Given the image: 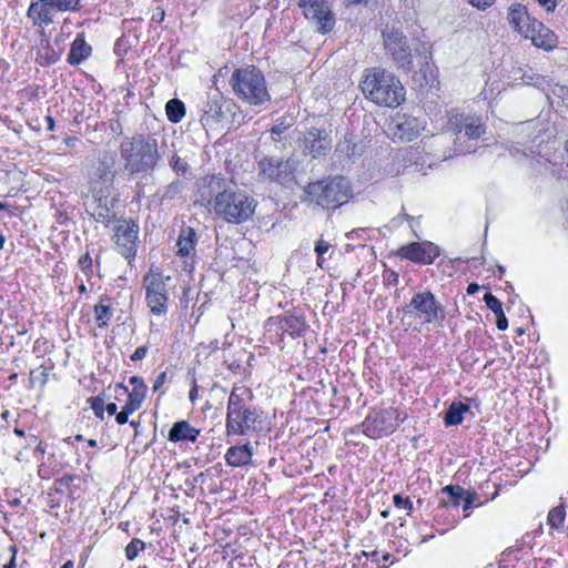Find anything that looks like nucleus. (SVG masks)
Listing matches in <instances>:
<instances>
[{"label":"nucleus","instance_id":"1","mask_svg":"<svg viewBox=\"0 0 568 568\" xmlns=\"http://www.w3.org/2000/svg\"><path fill=\"white\" fill-rule=\"evenodd\" d=\"M222 180L212 178L209 189L214 192L210 202L213 212L229 223L240 224L247 221L256 209L257 202L246 192L233 187H223Z\"/></svg>","mask_w":568,"mask_h":568},{"label":"nucleus","instance_id":"25","mask_svg":"<svg viewBox=\"0 0 568 568\" xmlns=\"http://www.w3.org/2000/svg\"><path fill=\"white\" fill-rule=\"evenodd\" d=\"M484 302L486 303L487 307L495 314L497 328L500 331L507 329L508 321L504 313L501 302L491 293L485 294Z\"/></svg>","mask_w":568,"mask_h":568},{"label":"nucleus","instance_id":"56","mask_svg":"<svg viewBox=\"0 0 568 568\" xmlns=\"http://www.w3.org/2000/svg\"><path fill=\"white\" fill-rule=\"evenodd\" d=\"M10 550L12 551L13 556L10 559V561L7 565H4V568H14L16 567L17 547L16 546H10Z\"/></svg>","mask_w":568,"mask_h":568},{"label":"nucleus","instance_id":"49","mask_svg":"<svg viewBox=\"0 0 568 568\" xmlns=\"http://www.w3.org/2000/svg\"><path fill=\"white\" fill-rule=\"evenodd\" d=\"M384 280L387 285L396 286L398 284V274L394 271L388 270L384 273Z\"/></svg>","mask_w":568,"mask_h":568},{"label":"nucleus","instance_id":"46","mask_svg":"<svg viewBox=\"0 0 568 568\" xmlns=\"http://www.w3.org/2000/svg\"><path fill=\"white\" fill-rule=\"evenodd\" d=\"M393 501L396 507L406 509L408 514L413 510V503L409 498H403L399 494H396L393 497Z\"/></svg>","mask_w":568,"mask_h":568},{"label":"nucleus","instance_id":"47","mask_svg":"<svg viewBox=\"0 0 568 568\" xmlns=\"http://www.w3.org/2000/svg\"><path fill=\"white\" fill-rule=\"evenodd\" d=\"M417 55L423 59V62L427 63L430 58V45L427 42L422 43L418 48L415 49Z\"/></svg>","mask_w":568,"mask_h":568},{"label":"nucleus","instance_id":"39","mask_svg":"<svg viewBox=\"0 0 568 568\" xmlns=\"http://www.w3.org/2000/svg\"><path fill=\"white\" fill-rule=\"evenodd\" d=\"M57 11H79L81 0H52Z\"/></svg>","mask_w":568,"mask_h":568},{"label":"nucleus","instance_id":"10","mask_svg":"<svg viewBox=\"0 0 568 568\" xmlns=\"http://www.w3.org/2000/svg\"><path fill=\"white\" fill-rule=\"evenodd\" d=\"M398 414L394 408H387L368 416L362 424L363 432L371 438H381L394 433L398 426Z\"/></svg>","mask_w":568,"mask_h":568},{"label":"nucleus","instance_id":"53","mask_svg":"<svg viewBox=\"0 0 568 568\" xmlns=\"http://www.w3.org/2000/svg\"><path fill=\"white\" fill-rule=\"evenodd\" d=\"M165 381H166V373L165 372L160 373L154 381L153 390L154 392L159 390L162 387V385L165 383Z\"/></svg>","mask_w":568,"mask_h":568},{"label":"nucleus","instance_id":"19","mask_svg":"<svg viewBox=\"0 0 568 568\" xmlns=\"http://www.w3.org/2000/svg\"><path fill=\"white\" fill-rule=\"evenodd\" d=\"M130 384L133 386L132 390L129 392L128 387H125L123 384H116L114 386L115 392L119 389L123 394L128 395V400L125 404L133 407V409H139L145 398L146 394V385L144 384L143 379L138 376H132L129 379Z\"/></svg>","mask_w":568,"mask_h":568},{"label":"nucleus","instance_id":"54","mask_svg":"<svg viewBox=\"0 0 568 568\" xmlns=\"http://www.w3.org/2000/svg\"><path fill=\"white\" fill-rule=\"evenodd\" d=\"M79 264L81 266V268L83 271H85L87 268H90L91 265H92V258L89 254H85L83 255L80 260H79Z\"/></svg>","mask_w":568,"mask_h":568},{"label":"nucleus","instance_id":"48","mask_svg":"<svg viewBox=\"0 0 568 568\" xmlns=\"http://www.w3.org/2000/svg\"><path fill=\"white\" fill-rule=\"evenodd\" d=\"M290 126V123L285 124L284 121H281L272 126L271 133L274 136H281Z\"/></svg>","mask_w":568,"mask_h":568},{"label":"nucleus","instance_id":"23","mask_svg":"<svg viewBox=\"0 0 568 568\" xmlns=\"http://www.w3.org/2000/svg\"><path fill=\"white\" fill-rule=\"evenodd\" d=\"M91 47L87 43L84 33H78L68 54V62L72 65H78L91 54Z\"/></svg>","mask_w":568,"mask_h":568},{"label":"nucleus","instance_id":"16","mask_svg":"<svg viewBox=\"0 0 568 568\" xmlns=\"http://www.w3.org/2000/svg\"><path fill=\"white\" fill-rule=\"evenodd\" d=\"M402 257L419 264H432L439 255L438 246L432 242H414L402 246L398 251Z\"/></svg>","mask_w":568,"mask_h":568},{"label":"nucleus","instance_id":"37","mask_svg":"<svg viewBox=\"0 0 568 568\" xmlns=\"http://www.w3.org/2000/svg\"><path fill=\"white\" fill-rule=\"evenodd\" d=\"M565 516H566V510H565L564 506H557V507L552 508L549 511L548 517H547L548 525L551 528H559L564 524Z\"/></svg>","mask_w":568,"mask_h":568},{"label":"nucleus","instance_id":"61","mask_svg":"<svg viewBox=\"0 0 568 568\" xmlns=\"http://www.w3.org/2000/svg\"><path fill=\"white\" fill-rule=\"evenodd\" d=\"M479 290V285L476 283H470L467 287L468 294H475Z\"/></svg>","mask_w":568,"mask_h":568},{"label":"nucleus","instance_id":"17","mask_svg":"<svg viewBox=\"0 0 568 568\" xmlns=\"http://www.w3.org/2000/svg\"><path fill=\"white\" fill-rule=\"evenodd\" d=\"M507 20L509 24L524 37L531 34L534 31L531 26L532 21H537L528 14L527 8L520 3L511 4L508 8Z\"/></svg>","mask_w":568,"mask_h":568},{"label":"nucleus","instance_id":"15","mask_svg":"<svg viewBox=\"0 0 568 568\" xmlns=\"http://www.w3.org/2000/svg\"><path fill=\"white\" fill-rule=\"evenodd\" d=\"M138 233L139 226L132 221H122L115 229V244L126 260H132L136 254Z\"/></svg>","mask_w":568,"mask_h":568},{"label":"nucleus","instance_id":"35","mask_svg":"<svg viewBox=\"0 0 568 568\" xmlns=\"http://www.w3.org/2000/svg\"><path fill=\"white\" fill-rule=\"evenodd\" d=\"M48 369L43 366L31 369L29 374V387L34 388L37 385H39L42 389L48 382Z\"/></svg>","mask_w":568,"mask_h":568},{"label":"nucleus","instance_id":"55","mask_svg":"<svg viewBox=\"0 0 568 568\" xmlns=\"http://www.w3.org/2000/svg\"><path fill=\"white\" fill-rule=\"evenodd\" d=\"M547 11H554L559 0H537Z\"/></svg>","mask_w":568,"mask_h":568},{"label":"nucleus","instance_id":"24","mask_svg":"<svg viewBox=\"0 0 568 568\" xmlns=\"http://www.w3.org/2000/svg\"><path fill=\"white\" fill-rule=\"evenodd\" d=\"M252 455V446L250 443H246L243 446L230 447L225 454V460L230 466L241 467L251 462Z\"/></svg>","mask_w":568,"mask_h":568},{"label":"nucleus","instance_id":"58","mask_svg":"<svg viewBox=\"0 0 568 568\" xmlns=\"http://www.w3.org/2000/svg\"><path fill=\"white\" fill-rule=\"evenodd\" d=\"M109 415H115L118 412V406L115 403H109L104 408Z\"/></svg>","mask_w":568,"mask_h":568},{"label":"nucleus","instance_id":"38","mask_svg":"<svg viewBox=\"0 0 568 568\" xmlns=\"http://www.w3.org/2000/svg\"><path fill=\"white\" fill-rule=\"evenodd\" d=\"M145 544L139 538H133L130 544L125 547V556L129 560H133L138 557L139 552L144 550Z\"/></svg>","mask_w":568,"mask_h":568},{"label":"nucleus","instance_id":"42","mask_svg":"<svg viewBox=\"0 0 568 568\" xmlns=\"http://www.w3.org/2000/svg\"><path fill=\"white\" fill-rule=\"evenodd\" d=\"M463 501H464V506H463L464 511H468L474 506H480L481 505V503L479 500V496H478V494L476 491L467 490Z\"/></svg>","mask_w":568,"mask_h":568},{"label":"nucleus","instance_id":"33","mask_svg":"<svg viewBox=\"0 0 568 568\" xmlns=\"http://www.w3.org/2000/svg\"><path fill=\"white\" fill-rule=\"evenodd\" d=\"M145 298L153 314L161 315L166 312L168 297L165 293L146 294Z\"/></svg>","mask_w":568,"mask_h":568},{"label":"nucleus","instance_id":"21","mask_svg":"<svg viewBox=\"0 0 568 568\" xmlns=\"http://www.w3.org/2000/svg\"><path fill=\"white\" fill-rule=\"evenodd\" d=\"M261 172L270 180H281L287 176L290 164L287 161H282L273 158H264L258 163Z\"/></svg>","mask_w":568,"mask_h":568},{"label":"nucleus","instance_id":"63","mask_svg":"<svg viewBox=\"0 0 568 568\" xmlns=\"http://www.w3.org/2000/svg\"><path fill=\"white\" fill-rule=\"evenodd\" d=\"M196 393H197V389H196V386H194V387L190 390V399H191V400H194V398L196 397Z\"/></svg>","mask_w":568,"mask_h":568},{"label":"nucleus","instance_id":"64","mask_svg":"<svg viewBox=\"0 0 568 568\" xmlns=\"http://www.w3.org/2000/svg\"><path fill=\"white\" fill-rule=\"evenodd\" d=\"M61 568H73V561L72 560H68L65 561Z\"/></svg>","mask_w":568,"mask_h":568},{"label":"nucleus","instance_id":"27","mask_svg":"<svg viewBox=\"0 0 568 568\" xmlns=\"http://www.w3.org/2000/svg\"><path fill=\"white\" fill-rule=\"evenodd\" d=\"M196 241V233L192 227H185L181 231L178 239V254L181 256H187L192 250H194Z\"/></svg>","mask_w":568,"mask_h":568},{"label":"nucleus","instance_id":"9","mask_svg":"<svg viewBox=\"0 0 568 568\" xmlns=\"http://www.w3.org/2000/svg\"><path fill=\"white\" fill-rule=\"evenodd\" d=\"M405 315L416 313L417 317H423L426 323H432L438 318H444L443 306L436 301L435 295L429 291L415 294L410 303L403 307Z\"/></svg>","mask_w":568,"mask_h":568},{"label":"nucleus","instance_id":"36","mask_svg":"<svg viewBox=\"0 0 568 568\" xmlns=\"http://www.w3.org/2000/svg\"><path fill=\"white\" fill-rule=\"evenodd\" d=\"M443 493L448 495L449 500L454 506H458L460 500H464L467 490L458 485H449L443 488Z\"/></svg>","mask_w":568,"mask_h":568},{"label":"nucleus","instance_id":"44","mask_svg":"<svg viewBox=\"0 0 568 568\" xmlns=\"http://www.w3.org/2000/svg\"><path fill=\"white\" fill-rule=\"evenodd\" d=\"M155 292L156 293H165V290H164V284L159 278L153 276L149 281V284L146 285V294H155Z\"/></svg>","mask_w":568,"mask_h":568},{"label":"nucleus","instance_id":"5","mask_svg":"<svg viewBox=\"0 0 568 568\" xmlns=\"http://www.w3.org/2000/svg\"><path fill=\"white\" fill-rule=\"evenodd\" d=\"M306 193L323 209H336L345 204L352 195L349 182L342 176L310 183Z\"/></svg>","mask_w":568,"mask_h":568},{"label":"nucleus","instance_id":"59","mask_svg":"<svg viewBox=\"0 0 568 568\" xmlns=\"http://www.w3.org/2000/svg\"><path fill=\"white\" fill-rule=\"evenodd\" d=\"M521 549V545H515V546H511V547H508L504 552L503 555H506V556H510L511 554H514L515 551H518Z\"/></svg>","mask_w":568,"mask_h":568},{"label":"nucleus","instance_id":"12","mask_svg":"<svg viewBox=\"0 0 568 568\" xmlns=\"http://www.w3.org/2000/svg\"><path fill=\"white\" fill-rule=\"evenodd\" d=\"M446 130L456 136L455 142L462 140V138L477 140L485 133L484 125L479 118L462 113H452L449 115Z\"/></svg>","mask_w":568,"mask_h":568},{"label":"nucleus","instance_id":"32","mask_svg":"<svg viewBox=\"0 0 568 568\" xmlns=\"http://www.w3.org/2000/svg\"><path fill=\"white\" fill-rule=\"evenodd\" d=\"M165 112L172 123H179L185 115L184 103L179 99H171L166 102Z\"/></svg>","mask_w":568,"mask_h":568},{"label":"nucleus","instance_id":"11","mask_svg":"<svg viewBox=\"0 0 568 568\" xmlns=\"http://www.w3.org/2000/svg\"><path fill=\"white\" fill-rule=\"evenodd\" d=\"M261 414L255 408L245 407L237 413L226 415V434L250 435L261 428Z\"/></svg>","mask_w":568,"mask_h":568},{"label":"nucleus","instance_id":"40","mask_svg":"<svg viewBox=\"0 0 568 568\" xmlns=\"http://www.w3.org/2000/svg\"><path fill=\"white\" fill-rule=\"evenodd\" d=\"M182 191V183L180 180H174L164 187L162 200H172L176 197Z\"/></svg>","mask_w":568,"mask_h":568},{"label":"nucleus","instance_id":"31","mask_svg":"<svg viewBox=\"0 0 568 568\" xmlns=\"http://www.w3.org/2000/svg\"><path fill=\"white\" fill-rule=\"evenodd\" d=\"M336 152L348 159L358 156L359 148L357 142L355 141V136L346 134L344 136V140L338 142L336 146Z\"/></svg>","mask_w":568,"mask_h":568},{"label":"nucleus","instance_id":"45","mask_svg":"<svg viewBox=\"0 0 568 568\" xmlns=\"http://www.w3.org/2000/svg\"><path fill=\"white\" fill-rule=\"evenodd\" d=\"M135 410L136 409H133V407H131L128 404H125L122 407V410L115 414L116 423L120 424V425L125 424L128 422V419H129V416L131 414H133Z\"/></svg>","mask_w":568,"mask_h":568},{"label":"nucleus","instance_id":"20","mask_svg":"<svg viewBox=\"0 0 568 568\" xmlns=\"http://www.w3.org/2000/svg\"><path fill=\"white\" fill-rule=\"evenodd\" d=\"M534 31L531 34H526V39H530L534 45L545 50H551L556 47L557 39L555 33L546 28L539 21H532Z\"/></svg>","mask_w":568,"mask_h":568},{"label":"nucleus","instance_id":"14","mask_svg":"<svg viewBox=\"0 0 568 568\" xmlns=\"http://www.w3.org/2000/svg\"><path fill=\"white\" fill-rule=\"evenodd\" d=\"M303 153L314 159L326 156L332 149V139L325 129L311 128L302 140Z\"/></svg>","mask_w":568,"mask_h":568},{"label":"nucleus","instance_id":"60","mask_svg":"<svg viewBox=\"0 0 568 568\" xmlns=\"http://www.w3.org/2000/svg\"><path fill=\"white\" fill-rule=\"evenodd\" d=\"M344 3L346 7L357 6V4H362V3L366 4V0H344Z\"/></svg>","mask_w":568,"mask_h":568},{"label":"nucleus","instance_id":"3","mask_svg":"<svg viewBox=\"0 0 568 568\" xmlns=\"http://www.w3.org/2000/svg\"><path fill=\"white\" fill-rule=\"evenodd\" d=\"M361 89L366 99L381 106L396 108L405 100L402 82L382 68L366 69Z\"/></svg>","mask_w":568,"mask_h":568},{"label":"nucleus","instance_id":"41","mask_svg":"<svg viewBox=\"0 0 568 568\" xmlns=\"http://www.w3.org/2000/svg\"><path fill=\"white\" fill-rule=\"evenodd\" d=\"M170 166L178 173V174H185L189 170L187 163L182 160L176 153H173L171 158L169 159Z\"/></svg>","mask_w":568,"mask_h":568},{"label":"nucleus","instance_id":"50","mask_svg":"<svg viewBox=\"0 0 568 568\" xmlns=\"http://www.w3.org/2000/svg\"><path fill=\"white\" fill-rule=\"evenodd\" d=\"M329 248V243L324 240H318L315 244V252L317 253L318 257H321L323 254H325Z\"/></svg>","mask_w":568,"mask_h":568},{"label":"nucleus","instance_id":"51","mask_svg":"<svg viewBox=\"0 0 568 568\" xmlns=\"http://www.w3.org/2000/svg\"><path fill=\"white\" fill-rule=\"evenodd\" d=\"M146 353H148V347H146V346H140V347H138V348L134 351V353L131 355V359H132L133 362H138V361H140V359L144 358V357H145V355H146Z\"/></svg>","mask_w":568,"mask_h":568},{"label":"nucleus","instance_id":"22","mask_svg":"<svg viewBox=\"0 0 568 568\" xmlns=\"http://www.w3.org/2000/svg\"><path fill=\"white\" fill-rule=\"evenodd\" d=\"M199 434L200 429L192 427L189 422L179 420L171 427L168 439L173 443L181 440L195 442Z\"/></svg>","mask_w":568,"mask_h":568},{"label":"nucleus","instance_id":"57","mask_svg":"<svg viewBox=\"0 0 568 568\" xmlns=\"http://www.w3.org/2000/svg\"><path fill=\"white\" fill-rule=\"evenodd\" d=\"M164 16H165L164 11L162 9L158 8L156 12H154L152 16V20L156 21V22H162L164 19Z\"/></svg>","mask_w":568,"mask_h":568},{"label":"nucleus","instance_id":"18","mask_svg":"<svg viewBox=\"0 0 568 568\" xmlns=\"http://www.w3.org/2000/svg\"><path fill=\"white\" fill-rule=\"evenodd\" d=\"M55 7L52 0H38L32 2L28 9V17L34 26H49L53 22Z\"/></svg>","mask_w":568,"mask_h":568},{"label":"nucleus","instance_id":"29","mask_svg":"<svg viewBox=\"0 0 568 568\" xmlns=\"http://www.w3.org/2000/svg\"><path fill=\"white\" fill-rule=\"evenodd\" d=\"M248 394V389L244 387H235L230 394L227 403V414L232 415L245 408L244 396Z\"/></svg>","mask_w":568,"mask_h":568},{"label":"nucleus","instance_id":"52","mask_svg":"<svg viewBox=\"0 0 568 568\" xmlns=\"http://www.w3.org/2000/svg\"><path fill=\"white\" fill-rule=\"evenodd\" d=\"M468 1L474 7L485 10L486 8L490 7L495 0H468Z\"/></svg>","mask_w":568,"mask_h":568},{"label":"nucleus","instance_id":"2","mask_svg":"<svg viewBox=\"0 0 568 568\" xmlns=\"http://www.w3.org/2000/svg\"><path fill=\"white\" fill-rule=\"evenodd\" d=\"M124 172L130 176L152 174L161 159L158 143L144 134L124 139L120 144Z\"/></svg>","mask_w":568,"mask_h":568},{"label":"nucleus","instance_id":"8","mask_svg":"<svg viewBox=\"0 0 568 568\" xmlns=\"http://www.w3.org/2000/svg\"><path fill=\"white\" fill-rule=\"evenodd\" d=\"M298 6L303 8L305 18L314 24L317 32L326 34L333 30L335 17L328 0H298Z\"/></svg>","mask_w":568,"mask_h":568},{"label":"nucleus","instance_id":"6","mask_svg":"<svg viewBox=\"0 0 568 568\" xmlns=\"http://www.w3.org/2000/svg\"><path fill=\"white\" fill-rule=\"evenodd\" d=\"M383 47L392 61L405 72L414 69L412 48L404 31L395 26L382 30Z\"/></svg>","mask_w":568,"mask_h":568},{"label":"nucleus","instance_id":"34","mask_svg":"<svg viewBox=\"0 0 568 568\" xmlns=\"http://www.w3.org/2000/svg\"><path fill=\"white\" fill-rule=\"evenodd\" d=\"M92 217L104 225H108L110 222V211L106 205V199L99 197L98 204L91 212Z\"/></svg>","mask_w":568,"mask_h":568},{"label":"nucleus","instance_id":"28","mask_svg":"<svg viewBox=\"0 0 568 568\" xmlns=\"http://www.w3.org/2000/svg\"><path fill=\"white\" fill-rule=\"evenodd\" d=\"M468 405L462 402H453L445 413L444 422L446 426L459 425L464 419V414L468 412Z\"/></svg>","mask_w":568,"mask_h":568},{"label":"nucleus","instance_id":"7","mask_svg":"<svg viewBox=\"0 0 568 568\" xmlns=\"http://www.w3.org/2000/svg\"><path fill=\"white\" fill-rule=\"evenodd\" d=\"M233 103L225 99L217 90L209 93L202 108L201 123L206 131L223 129Z\"/></svg>","mask_w":568,"mask_h":568},{"label":"nucleus","instance_id":"4","mask_svg":"<svg viewBox=\"0 0 568 568\" xmlns=\"http://www.w3.org/2000/svg\"><path fill=\"white\" fill-rule=\"evenodd\" d=\"M230 82L235 95L244 103L257 106L271 100L264 74L254 65L236 69Z\"/></svg>","mask_w":568,"mask_h":568},{"label":"nucleus","instance_id":"13","mask_svg":"<svg viewBox=\"0 0 568 568\" xmlns=\"http://www.w3.org/2000/svg\"><path fill=\"white\" fill-rule=\"evenodd\" d=\"M423 129L424 125L418 118L396 113L388 125V134L402 142H410L419 135Z\"/></svg>","mask_w":568,"mask_h":568},{"label":"nucleus","instance_id":"30","mask_svg":"<svg viewBox=\"0 0 568 568\" xmlns=\"http://www.w3.org/2000/svg\"><path fill=\"white\" fill-rule=\"evenodd\" d=\"M94 315H95V322L99 327H105L108 325V323L112 316V310H111L109 297L102 298L94 306Z\"/></svg>","mask_w":568,"mask_h":568},{"label":"nucleus","instance_id":"26","mask_svg":"<svg viewBox=\"0 0 568 568\" xmlns=\"http://www.w3.org/2000/svg\"><path fill=\"white\" fill-rule=\"evenodd\" d=\"M277 326L283 334H288L291 336H300L305 331L304 321L295 316L278 317Z\"/></svg>","mask_w":568,"mask_h":568},{"label":"nucleus","instance_id":"43","mask_svg":"<svg viewBox=\"0 0 568 568\" xmlns=\"http://www.w3.org/2000/svg\"><path fill=\"white\" fill-rule=\"evenodd\" d=\"M89 402L91 404L92 410L94 412V415L98 418L103 419V414H104V400H103V398L100 397V396L91 397L89 399Z\"/></svg>","mask_w":568,"mask_h":568},{"label":"nucleus","instance_id":"62","mask_svg":"<svg viewBox=\"0 0 568 568\" xmlns=\"http://www.w3.org/2000/svg\"><path fill=\"white\" fill-rule=\"evenodd\" d=\"M48 130L53 131L54 130V120L51 116L45 118Z\"/></svg>","mask_w":568,"mask_h":568}]
</instances>
